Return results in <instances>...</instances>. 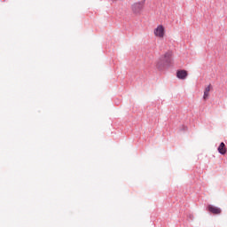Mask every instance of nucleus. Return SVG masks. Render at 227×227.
Listing matches in <instances>:
<instances>
[{
    "label": "nucleus",
    "mask_w": 227,
    "mask_h": 227,
    "mask_svg": "<svg viewBox=\"0 0 227 227\" xmlns=\"http://www.w3.org/2000/svg\"><path fill=\"white\" fill-rule=\"evenodd\" d=\"M145 6L144 2H139L132 5V11L134 13H141V11L143 10Z\"/></svg>",
    "instance_id": "obj_4"
},
{
    "label": "nucleus",
    "mask_w": 227,
    "mask_h": 227,
    "mask_svg": "<svg viewBox=\"0 0 227 227\" xmlns=\"http://www.w3.org/2000/svg\"><path fill=\"white\" fill-rule=\"evenodd\" d=\"M183 130H187V127L183 126Z\"/></svg>",
    "instance_id": "obj_8"
},
{
    "label": "nucleus",
    "mask_w": 227,
    "mask_h": 227,
    "mask_svg": "<svg viewBox=\"0 0 227 227\" xmlns=\"http://www.w3.org/2000/svg\"><path fill=\"white\" fill-rule=\"evenodd\" d=\"M172 56L173 53L171 51H168L163 57L160 58L156 64L158 70H164V68H167V67H171Z\"/></svg>",
    "instance_id": "obj_1"
},
{
    "label": "nucleus",
    "mask_w": 227,
    "mask_h": 227,
    "mask_svg": "<svg viewBox=\"0 0 227 227\" xmlns=\"http://www.w3.org/2000/svg\"><path fill=\"white\" fill-rule=\"evenodd\" d=\"M218 152L221 153V155H226V145L224 142H222L218 146Z\"/></svg>",
    "instance_id": "obj_6"
},
{
    "label": "nucleus",
    "mask_w": 227,
    "mask_h": 227,
    "mask_svg": "<svg viewBox=\"0 0 227 227\" xmlns=\"http://www.w3.org/2000/svg\"><path fill=\"white\" fill-rule=\"evenodd\" d=\"M164 27L162 25H159L155 29H154V35L155 36H158L159 38H164Z\"/></svg>",
    "instance_id": "obj_3"
},
{
    "label": "nucleus",
    "mask_w": 227,
    "mask_h": 227,
    "mask_svg": "<svg viewBox=\"0 0 227 227\" xmlns=\"http://www.w3.org/2000/svg\"><path fill=\"white\" fill-rule=\"evenodd\" d=\"M207 212H209V214H213L214 215H220V214H222L223 212V210L220 207H215L214 205H207Z\"/></svg>",
    "instance_id": "obj_2"
},
{
    "label": "nucleus",
    "mask_w": 227,
    "mask_h": 227,
    "mask_svg": "<svg viewBox=\"0 0 227 227\" xmlns=\"http://www.w3.org/2000/svg\"><path fill=\"white\" fill-rule=\"evenodd\" d=\"M211 88H212L211 84H209L207 87L205 88L204 96H203L204 100H207L208 98V95L210 93Z\"/></svg>",
    "instance_id": "obj_7"
},
{
    "label": "nucleus",
    "mask_w": 227,
    "mask_h": 227,
    "mask_svg": "<svg viewBox=\"0 0 227 227\" xmlns=\"http://www.w3.org/2000/svg\"><path fill=\"white\" fill-rule=\"evenodd\" d=\"M187 75H189V73H187V71L184 69L176 71L177 79H181L182 81H184V79H187Z\"/></svg>",
    "instance_id": "obj_5"
}]
</instances>
